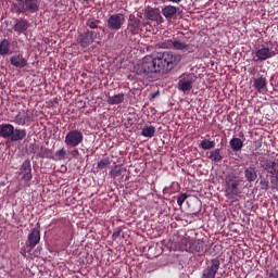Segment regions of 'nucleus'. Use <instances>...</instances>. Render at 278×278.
Wrapping results in <instances>:
<instances>
[{
    "mask_svg": "<svg viewBox=\"0 0 278 278\" xmlns=\"http://www.w3.org/2000/svg\"><path fill=\"white\" fill-rule=\"evenodd\" d=\"M225 184H226L225 193L227 199H230L231 201H236V199L238 198V194H240V191L238 189V186H240V184L238 182V180H236V175L230 174L226 176Z\"/></svg>",
    "mask_w": 278,
    "mask_h": 278,
    "instance_id": "obj_4",
    "label": "nucleus"
},
{
    "mask_svg": "<svg viewBox=\"0 0 278 278\" xmlns=\"http://www.w3.org/2000/svg\"><path fill=\"white\" fill-rule=\"evenodd\" d=\"M170 3H181L182 0H168Z\"/></svg>",
    "mask_w": 278,
    "mask_h": 278,
    "instance_id": "obj_41",
    "label": "nucleus"
},
{
    "mask_svg": "<svg viewBox=\"0 0 278 278\" xmlns=\"http://www.w3.org/2000/svg\"><path fill=\"white\" fill-rule=\"evenodd\" d=\"M74 153H79V151L78 150H74Z\"/></svg>",
    "mask_w": 278,
    "mask_h": 278,
    "instance_id": "obj_43",
    "label": "nucleus"
},
{
    "mask_svg": "<svg viewBox=\"0 0 278 278\" xmlns=\"http://www.w3.org/2000/svg\"><path fill=\"white\" fill-rule=\"evenodd\" d=\"M27 137V130L21 128H13V132L11 135L12 142H18L21 140H25Z\"/></svg>",
    "mask_w": 278,
    "mask_h": 278,
    "instance_id": "obj_18",
    "label": "nucleus"
},
{
    "mask_svg": "<svg viewBox=\"0 0 278 278\" xmlns=\"http://www.w3.org/2000/svg\"><path fill=\"white\" fill-rule=\"evenodd\" d=\"M193 242H194V240H192L190 238H182L180 241L181 251H187V252L191 253Z\"/></svg>",
    "mask_w": 278,
    "mask_h": 278,
    "instance_id": "obj_24",
    "label": "nucleus"
},
{
    "mask_svg": "<svg viewBox=\"0 0 278 278\" xmlns=\"http://www.w3.org/2000/svg\"><path fill=\"white\" fill-rule=\"evenodd\" d=\"M111 162L110 159L105 157L102 159L99 163H98V168L103 169V168H108V166H110Z\"/></svg>",
    "mask_w": 278,
    "mask_h": 278,
    "instance_id": "obj_35",
    "label": "nucleus"
},
{
    "mask_svg": "<svg viewBox=\"0 0 278 278\" xmlns=\"http://www.w3.org/2000/svg\"><path fill=\"white\" fill-rule=\"evenodd\" d=\"M260 184L262 190H268L269 182L267 179H262Z\"/></svg>",
    "mask_w": 278,
    "mask_h": 278,
    "instance_id": "obj_38",
    "label": "nucleus"
},
{
    "mask_svg": "<svg viewBox=\"0 0 278 278\" xmlns=\"http://www.w3.org/2000/svg\"><path fill=\"white\" fill-rule=\"evenodd\" d=\"M117 175H121V172H116V173H115V177H116Z\"/></svg>",
    "mask_w": 278,
    "mask_h": 278,
    "instance_id": "obj_42",
    "label": "nucleus"
},
{
    "mask_svg": "<svg viewBox=\"0 0 278 278\" xmlns=\"http://www.w3.org/2000/svg\"><path fill=\"white\" fill-rule=\"evenodd\" d=\"M37 244H40V228H33L28 235V247L35 249Z\"/></svg>",
    "mask_w": 278,
    "mask_h": 278,
    "instance_id": "obj_13",
    "label": "nucleus"
},
{
    "mask_svg": "<svg viewBox=\"0 0 278 278\" xmlns=\"http://www.w3.org/2000/svg\"><path fill=\"white\" fill-rule=\"evenodd\" d=\"M123 25H125V15L121 13L113 14L108 20V26L110 29L118 30Z\"/></svg>",
    "mask_w": 278,
    "mask_h": 278,
    "instance_id": "obj_10",
    "label": "nucleus"
},
{
    "mask_svg": "<svg viewBox=\"0 0 278 278\" xmlns=\"http://www.w3.org/2000/svg\"><path fill=\"white\" fill-rule=\"evenodd\" d=\"M15 125H31L34 123V111L31 110H22L20 111L13 119Z\"/></svg>",
    "mask_w": 278,
    "mask_h": 278,
    "instance_id": "obj_8",
    "label": "nucleus"
},
{
    "mask_svg": "<svg viewBox=\"0 0 278 278\" xmlns=\"http://www.w3.org/2000/svg\"><path fill=\"white\" fill-rule=\"evenodd\" d=\"M218 270H220V260L212 258L208 265L202 270L201 278H216Z\"/></svg>",
    "mask_w": 278,
    "mask_h": 278,
    "instance_id": "obj_7",
    "label": "nucleus"
},
{
    "mask_svg": "<svg viewBox=\"0 0 278 278\" xmlns=\"http://www.w3.org/2000/svg\"><path fill=\"white\" fill-rule=\"evenodd\" d=\"M80 47H90L92 42H94V39L92 38V33L87 31L83 35H80Z\"/></svg>",
    "mask_w": 278,
    "mask_h": 278,
    "instance_id": "obj_21",
    "label": "nucleus"
},
{
    "mask_svg": "<svg viewBox=\"0 0 278 278\" xmlns=\"http://www.w3.org/2000/svg\"><path fill=\"white\" fill-rule=\"evenodd\" d=\"M38 10H40V1L38 0H16L12 4L14 14H35Z\"/></svg>",
    "mask_w": 278,
    "mask_h": 278,
    "instance_id": "obj_2",
    "label": "nucleus"
},
{
    "mask_svg": "<svg viewBox=\"0 0 278 278\" xmlns=\"http://www.w3.org/2000/svg\"><path fill=\"white\" fill-rule=\"evenodd\" d=\"M244 177L247 181H250V182L255 181V179H257V170L255 169V167L250 166L245 168Z\"/></svg>",
    "mask_w": 278,
    "mask_h": 278,
    "instance_id": "obj_23",
    "label": "nucleus"
},
{
    "mask_svg": "<svg viewBox=\"0 0 278 278\" xmlns=\"http://www.w3.org/2000/svg\"><path fill=\"white\" fill-rule=\"evenodd\" d=\"M18 175L21 181H24L25 184H29L30 179H34V175L31 174V161H29V159H26L22 163Z\"/></svg>",
    "mask_w": 278,
    "mask_h": 278,
    "instance_id": "obj_9",
    "label": "nucleus"
},
{
    "mask_svg": "<svg viewBox=\"0 0 278 278\" xmlns=\"http://www.w3.org/2000/svg\"><path fill=\"white\" fill-rule=\"evenodd\" d=\"M186 38V35L181 31L177 33L176 36L174 37V48L176 51H187L188 49V43L186 41H181Z\"/></svg>",
    "mask_w": 278,
    "mask_h": 278,
    "instance_id": "obj_12",
    "label": "nucleus"
},
{
    "mask_svg": "<svg viewBox=\"0 0 278 278\" xmlns=\"http://www.w3.org/2000/svg\"><path fill=\"white\" fill-rule=\"evenodd\" d=\"M123 101H125V94L118 93V94L109 97L106 100V103H109V105H118L123 103Z\"/></svg>",
    "mask_w": 278,
    "mask_h": 278,
    "instance_id": "obj_22",
    "label": "nucleus"
},
{
    "mask_svg": "<svg viewBox=\"0 0 278 278\" xmlns=\"http://www.w3.org/2000/svg\"><path fill=\"white\" fill-rule=\"evenodd\" d=\"M186 199H188V194L187 193H181L178 197L177 203H178L179 207H181V205H184V203L186 202Z\"/></svg>",
    "mask_w": 278,
    "mask_h": 278,
    "instance_id": "obj_36",
    "label": "nucleus"
},
{
    "mask_svg": "<svg viewBox=\"0 0 278 278\" xmlns=\"http://www.w3.org/2000/svg\"><path fill=\"white\" fill-rule=\"evenodd\" d=\"M87 25L90 27V29H97V21L89 20Z\"/></svg>",
    "mask_w": 278,
    "mask_h": 278,
    "instance_id": "obj_39",
    "label": "nucleus"
},
{
    "mask_svg": "<svg viewBox=\"0 0 278 278\" xmlns=\"http://www.w3.org/2000/svg\"><path fill=\"white\" fill-rule=\"evenodd\" d=\"M174 45H175V37H173V39H167L165 41H163L160 45L161 49H174Z\"/></svg>",
    "mask_w": 278,
    "mask_h": 278,
    "instance_id": "obj_33",
    "label": "nucleus"
},
{
    "mask_svg": "<svg viewBox=\"0 0 278 278\" xmlns=\"http://www.w3.org/2000/svg\"><path fill=\"white\" fill-rule=\"evenodd\" d=\"M37 227H40V224H37Z\"/></svg>",
    "mask_w": 278,
    "mask_h": 278,
    "instance_id": "obj_44",
    "label": "nucleus"
},
{
    "mask_svg": "<svg viewBox=\"0 0 278 278\" xmlns=\"http://www.w3.org/2000/svg\"><path fill=\"white\" fill-rule=\"evenodd\" d=\"M39 157H47L48 160H52L53 152L48 148L41 147L39 152Z\"/></svg>",
    "mask_w": 278,
    "mask_h": 278,
    "instance_id": "obj_32",
    "label": "nucleus"
},
{
    "mask_svg": "<svg viewBox=\"0 0 278 278\" xmlns=\"http://www.w3.org/2000/svg\"><path fill=\"white\" fill-rule=\"evenodd\" d=\"M261 167L270 177V184L277 186L278 184V159H266L261 161Z\"/></svg>",
    "mask_w": 278,
    "mask_h": 278,
    "instance_id": "obj_3",
    "label": "nucleus"
},
{
    "mask_svg": "<svg viewBox=\"0 0 278 278\" xmlns=\"http://www.w3.org/2000/svg\"><path fill=\"white\" fill-rule=\"evenodd\" d=\"M266 278H278V269L271 268L269 271H267Z\"/></svg>",
    "mask_w": 278,
    "mask_h": 278,
    "instance_id": "obj_37",
    "label": "nucleus"
},
{
    "mask_svg": "<svg viewBox=\"0 0 278 278\" xmlns=\"http://www.w3.org/2000/svg\"><path fill=\"white\" fill-rule=\"evenodd\" d=\"M128 29L131 34H139L140 31V20H134L128 24Z\"/></svg>",
    "mask_w": 278,
    "mask_h": 278,
    "instance_id": "obj_28",
    "label": "nucleus"
},
{
    "mask_svg": "<svg viewBox=\"0 0 278 278\" xmlns=\"http://www.w3.org/2000/svg\"><path fill=\"white\" fill-rule=\"evenodd\" d=\"M206 244L205 242L201 240H194L191 247V253H199L200 255H203L206 251Z\"/></svg>",
    "mask_w": 278,
    "mask_h": 278,
    "instance_id": "obj_19",
    "label": "nucleus"
},
{
    "mask_svg": "<svg viewBox=\"0 0 278 278\" xmlns=\"http://www.w3.org/2000/svg\"><path fill=\"white\" fill-rule=\"evenodd\" d=\"M208 160L218 163L223 161V155H220V149H215L210 152Z\"/></svg>",
    "mask_w": 278,
    "mask_h": 278,
    "instance_id": "obj_27",
    "label": "nucleus"
},
{
    "mask_svg": "<svg viewBox=\"0 0 278 278\" xmlns=\"http://www.w3.org/2000/svg\"><path fill=\"white\" fill-rule=\"evenodd\" d=\"M181 62V54L173 52H159L146 55L135 65L137 75H151L153 73H170Z\"/></svg>",
    "mask_w": 278,
    "mask_h": 278,
    "instance_id": "obj_1",
    "label": "nucleus"
},
{
    "mask_svg": "<svg viewBox=\"0 0 278 278\" xmlns=\"http://www.w3.org/2000/svg\"><path fill=\"white\" fill-rule=\"evenodd\" d=\"M178 11H179L178 8H176L174 5H167V7L163 8L162 14H163V16H165V18H167V21H170V18L175 17V14H177Z\"/></svg>",
    "mask_w": 278,
    "mask_h": 278,
    "instance_id": "obj_20",
    "label": "nucleus"
},
{
    "mask_svg": "<svg viewBox=\"0 0 278 278\" xmlns=\"http://www.w3.org/2000/svg\"><path fill=\"white\" fill-rule=\"evenodd\" d=\"M84 142V132L79 129L70 130L65 136V144L70 149H75Z\"/></svg>",
    "mask_w": 278,
    "mask_h": 278,
    "instance_id": "obj_5",
    "label": "nucleus"
},
{
    "mask_svg": "<svg viewBox=\"0 0 278 278\" xmlns=\"http://www.w3.org/2000/svg\"><path fill=\"white\" fill-rule=\"evenodd\" d=\"M10 62L15 68H25L27 66V61L21 54L11 56Z\"/></svg>",
    "mask_w": 278,
    "mask_h": 278,
    "instance_id": "obj_16",
    "label": "nucleus"
},
{
    "mask_svg": "<svg viewBox=\"0 0 278 278\" xmlns=\"http://www.w3.org/2000/svg\"><path fill=\"white\" fill-rule=\"evenodd\" d=\"M194 81H197V75H194V73H185L180 75L178 80V90L181 92H190Z\"/></svg>",
    "mask_w": 278,
    "mask_h": 278,
    "instance_id": "obj_6",
    "label": "nucleus"
},
{
    "mask_svg": "<svg viewBox=\"0 0 278 278\" xmlns=\"http://www.w3.org/2000/svg\"><path fill=\"white\" fill-rule=\"evenodd\" d=\"M141 136H143V138H153V136H155V127L153 126L144 127L141 131Z\"/></svg>",
    "mask_w": 278,
    "mask_h": 278,
    "instance_id": "obj_30",
    "label": "nucleus"
},
{
    "mask_svg": "<svg viewBox=\"0 0 278 278\" xmlns=\"http://www.w3.org/2000/svg\"><path fill=\"white\" fill-rule=\"evenodd\" d=\"M230 147L232 151H242V147H244V143L242 142V139L240 138H232L230 140Z\"/></svg>",
    "mask_w": 278,
    "mask_h": 278,
    "instance_id": "obj_25",
    "label": "nucleus"
},
{
    "mask_svg": "<svg viewBox=\"0 0 278 278\" xmlns=\"http://www.w3.org/2000/svg\"><path fill=\"white\" fill-rule=\"evenodd\" d=\"M162 16L160 15V9L147 7L144 10V18L147 21H157Z\"/></svg>",
    "mask_w": 278,
    "mask_h": 278,
    "instance_id": "obj_15",
    "label": "nucleus"
},
{
    "mask_svg": "<svg viewBox=\"0 0 278 278\" xmlns=\"http://www.w3.org/2000/svg\"><path fill=\"white\" fill-rule=\"evenodd\" d=\"M254 88H256V90H258V92H262V90H264V88H266V78H256L254 80Z\"/></svg>",
    "mask_w": 278,
    "mask_h": 278,
    "instance_id": "obj_31",
    "label": "nucleus"
},
{
    "mask_svg": "<svg viewBox=\"0 0 278 278\" xmlns=\"http://www.w3.org/2000/svg\"><path fill=\"white\" fill-rule=\"evenodd\" d=\"M13 29L17 34H25L29 29V22L25 18H16Z\"/></svg>",
    "mask_w": 278,
    "mask_h": 278,
    "instance_id": "obj_14",
    "label": "nucleus"
},
{
    "mask_svg": "<svg viewBox=\"0 0 278 278\" xmlns=\"http://www.w3.org/2000/svg\"><path fill=\"white\" fill-rule=\"evenodd\" d=\"M12 134H14V125L12 124L0 125V138H12Z\"/></svg>",
    "mask_w": 278,
    "mask_h": 278,
    "instance_id": "obj_17",
    "label": "nucleus"
},
{
    "mask_svg": "<svg viewBox=\"0 0 278 278\" xmlns=\"http://www.w3.org/2000/svg\"><path fill=\"white\" fill-rule=\"evenodd\" d=\"M20 253H21V255H23V257H26L27 250L26 249H22Z\"/></svg>",
    "mask_w": 278,
    "mask_h": 278,
    "instance_id": "obj_40",
    "label": "nucleus"
},
{
    "mask_svg": "<svg viewBox=\"0 0 278 278\" xmlns=\"http://www.w3.org/2000/svg\"><path fill=\"white\" fill-rule=\"evenodd\" d=\"M10 53V40L3 39L0 42V55H8Z\"/></svg>",
    "mask_w": 278,
    "mask_h": 278,
    "instance_id": "obj_29",
    "label": "nucleus"
},
{
    "mask_svg": "<svg viewBox=\"0 0 278 278\" xmlns=\"http://www.w3.org/2000/svg\"><path fill=\"white\" fill-rule=\"evenodd\" d=\"M55 160H64L66 157V149L62 148L58 150L54 154Z\"/></svg>",
    "mask_w": 278,
    "mask_h": 278,
    "instance_id": "obj_34",
    "label": "nucleus"
},
{
    "mask_svg": "<svg viewBox=\"0 0 278 278\" xmlns=\"http://www.w3.org/2000/svg\"><path fill=\"white\" fill-rule=\"evenodd\" d=\"M84 1H88V0H84Z\"/></svg>",
    "mask_w": 278,
    "mask_h": 278,
    "instance_id": "obj_45",
    "label": "nucleus"
},
{
    "mask_svg": "<svg viewBox=\"0 0 278 278\" xmlns=\"http://www.w3.org/2000/svg\"><path fill=\"white\" fill-rule=\"evenodd\" d=\"M199 147H200V149H203L204 151H210L211 149H214V147H216V141L203 139L200 142Z\"/></svg>",
    "mask_w": 278,
    "mask_h": 278,
    "instance_id": "obj_26",
    "label": "nucleus"
},
{
    "mask_svg": "<svg viewBox=\"0 0 278 278\" xmlns=\"http://www.w3.org/2000/svg\"><path fill=\"white\" fill-rule=\"evenodd\" d=\"M256 59H253V62H264V60H270L275 58L277 53L269 48L263 47L255 52Z\"/></svg>",
    "mask_w": 278,
    "mask_h": 278,
    "instance_id": "obj_11",
    "label": "nucleus"
}]
</instances>
